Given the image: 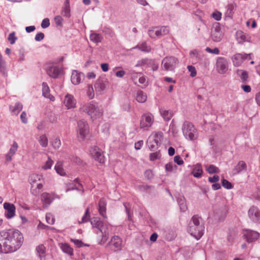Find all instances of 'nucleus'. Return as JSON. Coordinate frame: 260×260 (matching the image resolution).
Returning a JSON list of instances; mask_svg holds the SVG:
<instances>
[{
    "label": "nucleus",
    "instance_id": "40",
    "mask_svg": "<svg viewBox=\"0 0 260 260\" xmlns=\"http://www.w3.org/2000/svg\"><path fill=\"white\" fill-rule=\"evenodd\" d=\"M54 169L56 173L60 176H64L66 175V172L62 168V164L60 162H57Z\"/></svg>",
    "mask_w": 260,
    "mask_h": 260
},
{
    "label": "nucleus",
    "instance_id": "24",
    "mask_svg": "<svg viewBox=\"0 0 260 260\" xmlns=\"http://www.w3.org/2000/svg\"><path fill=\"white\" fill-rule=\"evenodd\" d=\"M246 168V163L243 161H240L233 169V173L234 175L239 174L243 171H245Z\"/></svg>",
    "mask_w": 260,
    "mask_h": 260
},
{
    "label": "nucleus",
    "instance_id": "1",
    "mask_svg": "<svg viewBox=\"0 0 260 260\" xmlns=\"http://www.w3.org/2000/svg\"><path fill=\"white\" fill-rule=\"evenodd\" d=\"M23 242V235L18 230L1 231L0 253L15 252L20 248Z\"/></svg>",
    "mask_w": 260,
    "mask_h": 260
},
{
    "label": "nucleus",
    "instance_id": "35",
    "mask_svg": "<svg viewBox=\"0 0 260 260\" xmlns=\"http://www.w3.org/2000/svg\"><path fill=\"white\" fill-rule=\"evenodd\" d=\"M161 116L166 121H169L173 116L172 112L170 110H160Z\"/></svg>",
    "mask_w": 260,
    "mask_h": 260
},
{
    "label": "nucleus",
    "instance_id": "13",
    "mask_svg": "<svg viewBox=\"0 0 260 260\" xmlns=\"http://www.w3.org/2000/svg\"><path fill=\"white\" fill-rule=\"evenodd\" d=\"M122 239L117 236H113L108 244V247L113 251H119L122 248Z\"/></svg>",
    "mask_w": 260,
    "mask_h": 260
},
{
    "label": "nucleus",
    "instance_id": "28",
    "mask_svg": "<svg viewBox=\"0 0 260 260\" xmlns=\"http://www.w3.org/2000/svg\"><path fill=\"white\" fill-rule=\"evenodd\" d=\"M41 200L43 202L44 206L46 207L48 206L53 200L51 196L47 192H44L41 194Z\"/></svg>",
    "mask_w": 260,
    "mask_h": 260
},
{
    "label": "nucleus",
    "instance_id": "52",
    "mask_svg": "<svg viewBox=\"0 0 260 260\" xmlns=\"http://www.w3.org/2000/svg\"><path fill=\"white\" fill-rule=\"evenodd\" d=\"M53 164V161L50 157H48V160L45 162V165L43 166L42 168L44 170L50 169Z\"/></svg>",
    "mask_w": 260,
    "mask_h": 260
},
{
    "label": "nucleus",
    "instance_id": "19",
    "mask_svg": "<svg viewBox=\"0 0 260 260\" xmlns=\"http://www.w3.org/2000/svg\"><path fill=\"white\" fill-rule=\"evenodd\" d=\"M247 54L237 53L232 57V60L234 66L239 67L241 65L244 60L246 59Z\"/></svg>",
    "mask_w": 260,
    "mask_h": 260
},
{
    "label": "nucleus",
    "instance_id": "60",
    "mask_svg": "<svg viewBox=\"0 0 260 260\" xmlns=\"http://www.w3.org/2000/svg\"><path fill=\"white\" fill-rule=\"evenodd\" d=\"M206 51L210 53L214 54H218L220 52V51L218 48H214V49H211L209 47H207L206 48Z\"/></svg>",
    "mask_w": 260,
    "mask_h": 260
},
{
    "label": "nucleus",
    "instance_id": "4",
    "mask_svg": "<svg viewBox=\"0 0 260 260\" xmlns=\"http://www.w3.org/2000/svg\"><path fill=\"white\" fill-rule=\"evenodd\" d=\"M182 132L186 139L194 140L198 138V132L193 124L189 121H185L182 127Z\"/></svg>",
    "mask_w": 260,
    "mask_h": 260
},
{
    "label": "nucleus",
    "instance_id": "14",
    "mask_svg": "<svg viewBox=\"0 0 260 260\" xmlns=\"http://www.w3.org/2000/svg\"><path fill=\"white\" fill-rule=\"evenodd\" d=\"M47 75L52 78H57L62 74L63 70L58 66L51 65L48 67L46 69Z\"/></svg>",
    "mask_w": 260,
    "mask_h": 260
},
{
    "label": "nucleus",
    "instance_id": "54",
    "mask_svg": "<svg viewBox=\"0 0 260 260\" xmlns=\"http://www.w3.org/2000/svg\"><path fill=\"white\" fill-rule=\"evenodd\" d=\"M147 144L151 151H154L156 150L158 147L157 145L154 143V142L149 139L147 141Z\"/></svg>",
    "mask_w": 260,
    "mask_h": 260
},
{
    "label": "nucleus",
    "instance_id": "63",
    "mask_svg": "<svg viewBox=\"0 0 260 260\" xmlns=\"http://www.w3.org/2000/svg\"><path fill=\"white\" fill-rule=\"evenodd\" d=\"M144 176H145V177L148 180L151 179L153 176L152 171L150 170H146L145 172Z\"/></svg>",
    "mask_w": 260,
    "mask_h": 260
},
{
    "label": "nucleus",
    "instance_id": "39",
    "mask_svg": "<svg viewBox=\"0 0 260 260\" xmlns=\"http://www.w3.org/2000/svg\"><path fill=\"white\" fill-rule=\"evenodd\" d=\"M104 222L102 221L99 218L94 217L90 220V223L93 228L100 229Z\"/></svg>",
    "mask_w": 260,
    "mask_h": 260
},
{
    "label": "nucleus",
    "instance_id": "46",
    "mask_svg": "<svg viewBox=\"0 0 260 260\" xmlns=\"http://www.w3.org/2000/svg\"><path fill=\"white\" fill-rule=\"evenodd\" d=\"M121 108L124 111L129 112L131 110V104L128 100L124 101L121 105Z\"/></svg>",
    "mask_w": 260,
    "mask_h": 260
},
{
    "label": "nucleus",
    "instance_id": "21",
    "mask_svg": "<svg viewBox=\"0 0 260 260\" xmlns=\"http://www.w3.org/2000/svg\"><path fill=\"white\" fill-rule=\"evenodd\" d=\"M83 77L84 74L82 73L74 70L71 75V82L74 85H78L81 82V79Z\"/></svg>",
    "mask_w": 260,
    "mask_h": 260
},
{
    "label": "nucleus",
    "instance_id": "10",
    "mask_svg": "<svg viewBox=\"0 0 260 260\" xmlns=\"http://www.w3.org/2000/svg\"><path fill=\"white\" fill-rule=\"evenodd\" d=\"M169 32V28L168 26H161L154 27L148 30V35L151 38L160 37L167 35Z\"/></svg>",
    "mask_w": 260,
    "mask_h": 260
},
{
    "label": "nucleus",
    "instance_id": "49",
    "mask_svg": "<svg viewBox=\"0 0 260 260\" xmlns=\"http://www.w3.org/2000/svg\"><path fill=\"white\" fill-rule=\"evenodd\" d=\"M141 74V73H136L135 72H132L131 73V78L135 84H138L137 79L138 80Z\"/></svg>",
    "mask_w": 260,
    "mask_h": 260
},
{
    "label": "nucleus",
    "instance_id": "6",
    "mask_svg": "<svg viewBox=\"0 0 260 260\" xmlns=\"http://www.w3.org/2000/svg\"><path fill=\"white\" fill-rule=\"evenodd\" d=\"M178 63V59L174 56L166 57L162 60L161 68L166 71H173Z\"/></svg>",
    "mask_w": 260,
    "mask_h": 260
},
{
    "label": "nucleus",
    "instance_id": "34",
    "mask_svg": "<svg viewBox=\"0 0 260 260\" xmlns=\"http://www.w3.org/2000/svg\"><path fill=\"white\" fill-rule=\"evenodd\" d=\"M36 250L39 256L40 260H43L45 257L46 248L43 244L39 245L36 247Z\"/></svg>",
    "mask_w": 260,
    "mask_h": 260
},
{
    "label": "nucleus",
    "instance_id": "3",
    "mask_svg": "<svg viewBox=\"0 0 260 260\" xmlns=\"http://www.w3.org/2000/svg\"><path fill=\"white\" fill-rule=\"evenodd\" d=\"M81 109L86 113L93 121L102 118L104 113L102 105L93 101L83 105Z\"/></svg>",
    "mask_w": 260,
    "mask_h": 260
},
{
    "label": "nucleus",
    "instance_id": "36",
    "mask_svg": "<svg viewBox=\"0 0 260 260\" xmlns=\"http://www.w3.org/2000/svg\"><path fill=\"white\" fill-rule=\"evenodd\" d=\"M135 48H138L142 51L145 52H149L151 51V47L146 44V42L138 44Z\"/></svg>",
    "mask_w": 260,
    "mask_h": 260
},
{
    "label": "nucleus",
    "instance_id": "55",
    "mask_svg": "<svg viewBox=\"0 0 260 260\" xmlns=\"http://www.w3.org/2000/svg\"><path fill=\"white\" fill-rule=\"evenodd\" d=\"M55 23L57 26H62L63 19L61 16L59 15L56 16L54 18Z\"/></svg>",
    "mask_w": 260,
    "mask_h": 260
},
{
    "label": "nucleus",
    "instance_id": "12",
    "mask_svg": "<svg viewBox=\"0 0 260 260\" xmlns=\"http://www.w3.org/2000/svg\"><path fill=\"white\" fill-rule=\"evenodd\" d=\"M223 34L219 23H215L213 25L211 30V38L214 42H218L222 38Z\"/></svg>",
    "mask_w": 260,
    "mask_h": 260
},
{
    "label": "nucleus",
    "instance_id": "50",
    "mask_svg": "<svg viewBox=\"0 0 260 260\" xmlns=\"http://www.w3.org/2000/svg\"><path fill=\"white\" fill-rule=\"evenodd\" d=\"M46 220L47 222L50 224H53L55 222L54 217L50 213H47L46 214Z\"/></svg>",
    "mask_w": 260,
    "mask_h": 260
},
{
    "label": "nucleus",
    "instance_id": "22",
    "mask_svg": "<svg viewBox=\"0 0 260 260\" xmlns=\"http://www.w3.org/2000/svg\"><path fill=\"white\" fill-rule=\"evenodd\" d=\"M18 147V145L17 143L16 142H14L9 152L6 155V160L7 161H10L12 160V156L17 150Z\"/></svg>",
    "mask_w": 260,
    "mask_h": 260
},
{
    "label": "nucleus",
    "instance_id": "20",
    "mask_svg": "<svg viewBox=\"0 0 260 260\" xmlns=\"http://www.w3.org/2000/svg\"><path fill=\"white\" fill-rule=\"evenodd\" d=\"M63 103L68 109L74 108L76 106V100L73 95L67 94L64 98Z\"/></svg>",
    "mask_w": 260,
    "mask_h": 260
},
{
    "label": "nucleus",
    "instance_id": "47",
    "mask_svg": "<svg viewBox=\"0 0 260 260\" xmlns=\"http://www.w3.org/2000/svg\"><path fill=\"white\" fill-rule=\"evenodd\" d=\"M90 219V212L89 209L87 208L86 209L85 212L82 218L81 221H79V223L87 222Z\"/></svg>",
    "mask_w": 260,
    "mask_h": 260
},
{
    "label": "nucleus",
    "instance_id": "57",
    "mask_svg": "<svg viewBox=\"0 0 260 260\" xmlns=\"http://www.w3.org/2000/svg\"><path fill=\"white\" fill-rule=\"evenodd\" d=\"M52 146L54 148L58 149L61 146L60 140L58 138H55L52 143Z\"/></svg>",
    "mask_w": 260,
    "mask_h": 260
},
{
    "label": "nucleus",
    "instance_id": "64",
    "mask_svg": "<svg viewBox=\"0 0 260 260\" xmlns=\"http://www.w3.org/2000/svg\"><path fill=\"white\" fill-rule=\"evenodd\" d=\"M212 17L216 20L219 21L221 18V13L219 12H215L212 14Z\"/></svg>",
    "mask_w": 260,
    "mask_h": 260
},
{
    "label": "nucleus",
    "instance_id": "51",
    "mask_svg": "<svg viewBox=\"0 0 260 260\" xmlns=\"http://www.w3.org/2000/svg\"><path fill=\"white\" fill-rule=\"evenodd\" d=\"M87 95L90 99H92L94 96L93 88L91 85H89L88 86Z\"/></svg>",
    "mask_w": 260,
    "mask_h": 260
},
{
    "label": "nucleus",
    "instance_id": "37",
    "mask_svg": "<svg viewBox=\"0 0 260 260\" xmlns=\"http://www.w3.org/2000/svg\"><path fill=\"white\" fill-rule=\"evenodd\" d=\"M136 99L138 102L143 103L147 100V95L142 91H138L137 93Z\"/></svg>",
    "mask_w": 260,
    "mask_h": 260
},
{
    "label": "nucleus",
    "instance_id": "18",
    "mask_svg": "<svg viewBox=\"0 0 260 260\" xmlns=\"http://www.w3.org/2000/svg\"><path fill=\"white\" fill-rule=\"evenodd\" d=\"M108 82L106 79L100 78L97 79L94 84L95 91L101 93L107 87Z\"/></svg>",
    "mask_w": 260,
    "mask_h": 260
},
{
    "label": "nucleus",
    "instance_id": "30",
    "mask_svg": "<svg viewBox=\"0 0 260 260\" xmlns=\"http://www.w3.org/2000/svg\"><path fill=\"white\" fill-rule=\"evenodd\" d=\"M237 75L240 78L243 83H246L248 81V74L247 71L242 70H237L236 71Z\"/></svg>",
    "mask_w": 260,
    "mask_h": 260
},
{
    "label": "nucleus",
    "instance_id": "56",
    "mask_svg": "<svg viewBox=\"0 0 260 260\" xmlns=\"http://www.w3.org/2000/svg\"><path fill=\"white\" fill-rule=\"evenodd\" d=\"M222 185L226 189H231L232 185L231 182L225 179L222 180Z\"/></svg>",
    "mask_w": 260,
    "mask_h": 260
},
{
    "label": "nucleus",
    "instance_id": "61",
    "mask_svg": "<svg viewBox=\"0 0 260 260\" xmlns=\"http://www.w3.org/2000/svg\"><path fill=\"white\" fill-rule=\"evenodd\" d=\"M237 36L238 39L240 42H243L247 41L246 36L243 34L242 32H238Z\"/></svg>",
    "mask_w": 260,
    "mask_h": 260
},
{
    "label": "nucleus",
    "instance_id": "7",
    "mask_svg": "<svg viewBox=\"0 0 260 260\" xmlns=\"http://www.w3.org/2000/svg\"><path fill=\"white\" fill-rule=\"evenodd\" d=\"M154 121V117L150 113H146L141 116L140 126L144 130H148L152 125Z\"/></svg>",
    "mask_w": 260,
    "mask_h": 260
},
{
    "label": "nucleus",
    "instance_id": "11",
    "mask_svg": "<svg viewBox=\"0 0 260 260\" xmlns=\"http://www.w3.org/2000/svg\"><path fill=\"white\" fill-rule=\"evenodd\" d=\"M110 230L111 225L109 224L103 222L99 230L101 234V238L98 239L99 244L103 245L107 241Z\"/></svg>",
    "mask_w": 260,
    "mask_h": 260
},
{
    "label": "nucleus",
    "instance_id": "41",
    "mask_svg": "<svg viewBox=\"0 0 260 260\" xmlns=\"http://www.w3.org/2000/svg\"><path fill=\"white\" fill-rule=\"evenodd\" d=\"M206 167L207 172L210 174L218 173L219 172V168L213 165H210L209 166H207Z\"/></svg>",
    "mask_w": 260,
    "mask_h": 260
},
{
    "label": "nucleus",
    "instance_id": "29",
    "mask_svg": "<svg viewBox=\"0 0 260 260\" xmlns=\"http://www.w3.org/2000/svg\"><path fill=\"white\" fill-rule=\"evenodd\" d=\"M42 94L44 97L49 98L51 101H54V98L50 95L49 87L46 82L42 83Z\"/></svg>",
    "mask_w": 260,
    "mask_h": 260
},
{
    "label": "nucleus",
    "instance_id": "38",
    "mask_svg": "<svg viewBox=\"0 0 260 260\" xmlns=\"http://www.w3.org/2000/svg\"><path fill=\"white\" fill-rule=\"evenodd\" d=\"M177 202L180 207V210L182 212L185 211L187 210V207L184 198L183 197H179L177 200Z\"/></svg>",
    "mask_w": 260,
    "mask_h": 260
},
{
    "label": "nucleus",
    "instance_id": "2",
    "mask_svg": "<svg viewBox=\"0 0 260 260\" xmlns=\"http://www.w3.org/2000/svg\"><path fill=\"white\" fill-rule=\"evenodd\" d=\"M204 229V224L202 218L197 215H193L188 224V232L198 240L203 235Z\"/></svg>",
    "mask_w": 260,
    "mask_h": 260
},
{
    "label": "nucleus",
    "instance_id": "16",
    "mask_svg": "<svg viewBox=\"0 0 260 260\" xmlns=\"http://www.w3.org/2000/svg\"><path fill=\"white\" fill-rule=\"evenodd\" d=\"M248 214L249 218L253 222H260V210L257 207H251L248 210Z\"/></svg>",
    "mask_w": 260,
    "mask_h": 260
},
{
    "label": "nucleus",
    "instance_id": "15",
    "mask_svg": "<svg viewBox=\"0 0 260 260\" xmlns=\"http://www.w3.org/2000/svg\"><path fill=\"white\" fill-rule=\"evenodd\" d=\"M4 208L5 210V216L7 219H11L15 216L16 208L14 204L5 202L4 204Z\"/></svg>",
    "mask_w": 260,
    "mask_h": 260
},
{
    "label": "nucleus",
    "instance_id": "8",
    "mask_svg": "<svg viewBox=\"0 0 260 260\" xmlns=\"http://www.w3.org/2000/svg\"><path fill=\"white\" fill-rule=\"evenodd\" d=\"M91 157L96 161L101 164H104L105 161V157L102 150L97 146H92L89 150Z\"/></svg>",
    "mask_w": 260,
    "mask_h": 260
},
{
    "label": "nucleus",
    "instance_id": "32",
    "mask_svg": "<svg viewBox=\"0 0 260 260\" xmlns=\"http://www.w3.org/2000/svg\"><path fill=\"white\" fill-rule=\"evenodd\" d=\"M22 108L23 106L22 104L19 102H17L15 104L14 107L10 106V110L12 113L17 115L22 110Z\"/></svg>",
    "mask_w": 260,
    "mask_h": 260
},
{
    "label": "nucleus",
    "instance_id": "48",
    "mask_svg": "<svg viewBox=\"0 0 260 260\" xmlns=\"http://www.w3.org/2000/svg\"><path fill=\"white\" fill-rule=\"evenodd\" d=\"M39 143L43 147H46L48 145V139L45 135H43L40 137Z\"/></svg>",
    "mask_w": 260,
    "mask_h": 260
},
{
    "label": "nucleus",
    "instance_id": "43",
    "mask_svg": "<svg viewBox=\"0 0 260 260\" xmlns=\"http://www.w3.org/2000/svg\"><path fill=\"white\" fill-rule=\"evenodd\" d=\"M177 168V166L172 162L168 163L165 165V169L166 171L169 172H174L176 170Z\"/></svg>",
    "mask_w": 260,
    "mask_h": 260
},
{
    "label": "nucleus",
    "instance_id": "53",
    "mask_svg": "<svg viewBox=\"0 0 260 260\" xmlns=\"http://www.w3.org/2000/svg\"><path fill=\"white\" fill-rule=\"evenodd\" d=\"M8 40L10 41L11 44H14L16 41L17 40V37L15 36V32L14 31L12 32L9 35Z\"/></svg>",
    "mask_w": 260,
    "mask_h": 260
},
{
    "label": "nucleus",
    "instance_id": "17",
    "mask_svg": "<svg viewBox=\"0 0 260 260\" xmlns=\"http://www.w3.org/2000/svg\"><path fill=\"white\" fill-rule=\"evenodd\" d=\"M243 235L248 242H252L259 237V234L258 232L251 230H244Z\"/></svg>",
    "mask_w": 260,
    "mask_h": 260
},
{
    "label": "nucleus",
    "instance_id": "42",
    "mask_svg": "<svg viewBox=\"0 0 260 260\" xmlns=\"http://www.w3.org/2000/svg\"><path fill=\"white\" fill-rule=\"evenodd\" d=\"M189 55L190 57L195 61L198 62L199 60L200 54L197 50H191L189 53Z\"/></svg>",
    "mask_w": 260,
    "mask_h": 260
},
{
    "label": "nucleus",
    "instance_id": "25",
    "mask_svg": "<svg viewBox=\"0 0 260 260\" xmlns=\"http://www.w3.org/2000/svg\"><path fill=\"white\" fill-rule=\"evenodd\" d=\"M89 39L91 42L98 44L102 41L103 37L101 35L95 32L93 30H90Z\"/></svg>",
    "mask_w": 260,
    "mask_h": 260
},
{
    "label": "nucleus",
    "instance_id": "59",
    "mask_svg": "<svg viewBox=\"0 0 260 260\" xmlns=\"http://www.w3.org/2000/svg\"><path fill=\"white\" fill-rule=\"evenodd\" d=\"M150 160L151 161L155 160L160 157L159 152H156L154 153H151L149 155Z\"/></svg>",
    "mask_w": 260,
    "mask_h": 260
},
{
    "label": "nucleus",
    "instance_id": "45",
    "mask_svg": "<svg viewBox=\"0 0 260 260\" xmlns=\"http://www.w3.org/2000/svg\"><path fill=\"white\" fill-rule=\"evenodd\" d=\"M41 176L38 174H32L29 177V181L31 183V187H33L34 183L38 180L40 181Z\"/></svg>",
    "mask_w": 260,
    "mask_h": 260
},
{
    "label": "nucleus",
    "instance_id": "23",
    "mask_svg": "<svg viewBox=\"0 0 260 260\" xmlns=\"http://www.w3.org/2000/svg\"><path fill=\"white\" fill-rule=\"evenodd\" d=\"M191 173L196 178H201L203 174L202 165L200 164L194 165Z\"/></svg>",
    "mask_w": 260,
    "mask_h": 260
},
{
    "label": "nucleus",
    "instance_id": "5",
    "mask_svg": "<svg viewBox=\"0 0 260 260\" xmlns=\"http://www.w3.org/2000/svg\"><path fill=\"white\" fill-rule=\"evenodd\" d=\"M89 132V125L86 121L80 120L77 123V138L79 141H84L88 135Z\"/></svg>",
    "mask_w": 260,
    "mask_h": 260
},
{
    "label": "nucleus",
    "instance_id": "58",
    "mask_svg": "<svg viewBox=\"0 0 260 260\" xmlns=\"http://www.w3.org/2000/svg\"><path fill=\"white\" fill-rule=\"evenodd\" d=\"M50 24V23L49 18H46L42 20L41 23V27L43 28H46L49 27Z\"/></svg>",
    "mask_w": 260,
    "mask_h": 260
},
{
    "label": "nucleus",
    "instance_id": "62",
    "mask_svg": "<svg viewBox=\"0 0 260 260\" xmlns=\"http://www.w3.org/2000/svg\"><path fill=\"white\" fill-rule=\"evenodd\" d=\"M188 71L190 72V76L193 77L196 76L197 72L194 67L192 66H188L187 67Z\"/></svg>",
    "mask_w": 260,
    "mask_h": 260
},
{
    "label": "nucleus",
    "instance_id": "33",
    "mask_svg": "<svg viewBox=\"0 0 260 260\" xmlns=\"http://www.w3.org/2000/svg\"><path fill=\"white\" fill-rule=\"evenodd\" d=\"M60 248L62 250V251L70 255H72L73 254V250L70 247V246L67 243H60L59 244Z\"/></svg>",
    "mask_w": 260,
    "mask_h": 260
},
{
    "label": "nucleus",
    "instance_id": "27",
    "mask_svg": "<svg viewBox=\"0 0 260 260\" xmlns=\"http://www.w3.org/2000/svg\"><path fill=\"white\" fill-rule=\"evenodd\" d=\"M162 137V134L161 133H156L150 136L148 139L159 146L161 144Z\"/></svg>",
    "mask_w": 260,
    "mask_h": 260
},
{
    "label": "nucleus",
    "instance_id": "9",
    "mask_svg": "<svg viewBox=\"0 0 260 260\" xmlns=\"http://www.w3.org/2000/svg\"><path fill=\"white\" fill-rule=\"evenodd\" d=\"M229 63L228 60L223 57H218L216 60V69L220 74H224L229 70Z\"/></svg>",
    "mask_w": 260,
    "mask_h": 260
},
{
    "label": "nucleus",
    "instance_id": "26",
    "mask_svg": "<svg viewBox=\"0 0 260 260\" xmlns=\"http://www.w3.org/2000/svg\"><path fill=\"white\" fill-rule=\"evenodd\" d=\"M99 211L101 215L106 218V203L104 199L100 200L99 202Z\"/></svg>",
    "mask_w": 260,
    "mask_h": 260
},
{
    "label": "nucleus",
    "instance_id": "31",
    "mask_svg": "<svg viewBox=\"0 0 260 260\" xmlns=\"http://www.w3.org/2000/svg\"><path fill=\"white\" fill-rule=\"evenodd\" d=\"M0 72L3 76H7V70L6 68V63L3 56L0 53Z\"/></svg>",
    "mask_w": 260,
    "mask_h": 260
},
{
    "label": "nucleus",
    "instance_id": "44",
    "mask_svg": "<svg viewBox=\"0 0 260 260\" xmlns=\"http://www.w3.org/2000/svg\"><path fill=\"white\" fill-rule=\"evenodd\" d=\"M71 10L70 7H68L67 6H63L62 8L61 11V14L67 18H70L71 16Z\"/></svg>",
    "mask_w": 260,
    "mask_h": 260
}]
</instances>
